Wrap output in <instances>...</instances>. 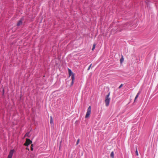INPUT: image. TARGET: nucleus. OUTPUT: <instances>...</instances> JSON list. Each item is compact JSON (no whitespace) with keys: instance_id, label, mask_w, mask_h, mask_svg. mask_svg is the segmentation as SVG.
<instances>
[{"instance_id":"4be33fe9","label":"nucleus","mask_w":158,"mask_h":158,"mask_svg":"<svg viewBox=\"0 0 158 158\" xmlns=\"http://www.w3.org/2000/svg\"><path fill=\"white\" fill-rule=\"evenodd\" d=\"M139 94H140V93H139V92H138V93L137 94H136V95L137 96H138H138H139Z\"/></svg>"},{"instance_id":"39448f33","label":"nucleus","mask_w":158,"mask_h":158,"mask_svg":"<svg viewBox=\"0 0 158 158\" xmlns=\"http://www.w3.org/2000/svg\"><path fill=\"white\" fill-rule=\"evenodd\" d=\"M68 70L69 74V76H72L73 74H74V73L72 72V70L70 69H68Z\"/></svg>"},{"instance_id":"1a4fd4ad","label":"nucleus","mask_w":158,"mask_h":158,"mask_svg":"<svg viewBox=\"0 0 158 158\" xmlns=\"http://www.w3.org/2000/svg\"><path fill=\"white\" fill-rule=\"evenodd\" d=\"M30 133V131L27 132L25 135L24 137H25L26 136H27L29 137L30 136L29 135V134Z\"/></svg>"},{"instance_id":"7ed1b4c3","label":"nucleus","mask_w":158,"mask_h":158,"mask_svg":"<svg viewBox=\"0 0 158 158\" xmlns=\"http://www.w3.org/2000/svg\"><path fill=\"white\" fill-rule=\"evenodd\" d=\"M15 152V150L14 149H11L10 150L7 158H12L13 155Z\"/></svg>"},{"instance_id":"4468645a","label":"nucleus","mask_w":158,"mask_h":158,"mask_svg":"<svg viewBox=\"0 0 158 158\" xmlns=\"http://www.w3.org/2000/svg\"><path fill=\"white\" fill-rule=\"evenodd\" d=\"M123 58L122 57V58H121L120 60V62L122 63L123 61Z\"/></svg>"},{"instance_id":"ddd939ff","label":"nucleus","mask_w":158,"mask_h":158,"mask_svg":"<svg viewBox=\"0 0 158 158\" xmlns=\"http://www.w3.org/2000/svg\"><path fill=\"white\" fill-rule=\"evenodd\" d=\"M136 155V156L138 155V153L137 151V148L136 147V151H135Z\"/></svg>"},{"instance_id":"f257e3e1","label":"nucleus","mask_w":158,"mask_h":158,"mask_svg":"<svg viewBox=\"0 0 158 158\" xmlns=\"http://www.w3.org/2000/svg\"><path fill=\"white\" fill-rule=\"evenodd\" d=\"M110 94V92H109L108 94L105 97V102L106 103V106H109L110 102V98L109 97Z\"/></svg>"},{"instance_id":"6e6552de","label":"nucleus","mask_w":158,"mask_h":158,"mask_svg":"<svg viewBox=\"0 0 158 158\" xmlns=\"http://www.w3.org/2000/svg\"><path fill=\"white\" fill-rule=\"evenodd\" d=\"M114 152L113 151L112 152H111L110 155L111 157L112 158H114Z\"/></svg>"},{"instance_id":"412c9836","label":"nucleus","mask_w":158,"mask_h":158,"mask_svg":"<svg viewBox=\"0 0 158 158\" xmlns=\"http://www.w3.org/2000/svg\"><path fill=\"white\" fill-rule=\"evenodd\" d=\"M139 94H140V93H139V92H138V93L137 94H136V95L137 96H138H138H139Z\"/></svg>"},{"instance_id":"a211bd4d","label":"nucleus","mask_w":158,"mask_h":158,"mask_svg":"<svg viewBox=\"0 0 158 158\" xmlns=\"http://www.w3.org/2000/svg\"><path fill=\"white\" fill-rule=\"evenodd\" d=\"M32 146H33V145L32 144L31 145V150H32V151H33V148L32 147Z\"/></svg>"},{"instance_id":"f03ea898","label":"nucleus","mask_w":158,"mask_h":158,"mask_svg":"<svg viewBox=\"0 0 158 158\" xmlns=\"http://www.w3.org/2000/svg\"><path fill=\"white\" fill-rule=\"evenodd\" d=\"M91 107L90 106H89L88 108L86 114L85 116V118H88L89 116L91 113Z\"/></svg>"},{"instance_id":"2eb2a0df","label":"nucleus","mask_w":158,"mask_h":158,"mask_svg":"<svg viewBox=\"0 0 158 158\" xmlns=\"http://www.w3.org/2000/svg\"><path fill=\"white\" fill-rule=\"evenodd\" d=\"M91 66H92V64H91L89 65V67H88V69H87V70H89V69H90V68H91Z\"/></svg>"},{"instance_id":"0eeeda50","label":"nucleus","mask_w":158,"mask_h":158,"mask_svg":"<svg viewBox=\"0 0 158 158\" xmlns=\"http://www.w3.org/2000/svg\"><path fill=\"white\" fill-rule=\"evenodd\" d=\"M50 123L51 124H53V122L52 119V116H50Z\"/></svg>"},{"instance_id":"dca6fc26","label":"nucleus","mask_w":158,"mask_h":158,"mask_svg":"<svg viewBox=\"0 0 158 158\" xmlns=\"http://www.w3.org/2000/svg\"><path fill=\"white\" fill-rule=\"evenodd\" d=\"M123 86V84H121L119 86V87H118V89H120V88H121Z\"/></svg>"},{"instance_id":"9d476101","label":"nucleus","mask_w":158,"mask_h":158,"mask_svg":"<svg viewBox=\"0 0 158 158\" xmlns=\"http://www.w3.org/2000/svg\"><path fill=\"white\" fill-rule=\"evenodd\" d=\"M71 78L72 81H74L75 79L74 74H73L72 76H71Z\"/></svg>"},{"instance_id":"5701e85b","label":"nucleus","mask_w":158,"mask_h":158,"mask_svg":"<svg viewBox=\"0 0 158 158\" xmlns=\"http://www.w3.org/2000/svg\"><path fill=\"white\" fill-rule=\"evenodd\" d=\"M4 89H3V91H2L3 94H4Z\"/></svg>"},{"instance_id":"423d86ee","label":"nucleus","mask_w":158,"mask_h":158,"mask_svg":"<svg viewBox=\"0 0 158 158\" xmlns=\"http://www.w3.org/2000/svg\"><path fill=\"white\" fill-rule=\"evenodd\" d=\"M26 143L28 144V145H29L32 143V141L29 139H27Z\"/></svg>"},{"instance_id":"6ab92c4d","label":"nucleus","mask_w":158,"mask_h":158,"mask_svg":"<svg viewBox=\"0 0 158 158\" xmlns=\"http://www.w3.org/2000/svg\"><path fill=\"white\" fill-rule=\"evenodd\" d=\"M74 81H72V82L71 83V85H73V84L74 83Z\"/></svg>"},{"instance_id":"f3484780","label":"nucleus","mask_w":158,"mask_h":158,"mask_svg":"<svg viewBox=\"0 0 158 158\" xmlns=\"http://www.w3.org/2000/svg\"><path fill=\"white\" fill-rule=\"evenodd\" d=\"M79 139H78L77 142L76 144L77 145L79 143Z\"/></svg>"},{"instance_id":"9b49d317","label":"nucleus","mask_w":158,"mask_h":158,"mask_svg":"<svg viewBox=\"0 0 158 158\" xmlns=\"http://www.w3.org/2000/svg\"><path fill=\"white\" fill-rule=\"evenodd\" d=\"M95 46H96L95 44H93V48H92V51H93L94 49L95 48Z\"/></svg>"},{"instance_id":"aec40b11","label":"nucleus","mask_w":158,"mask_h":158,"mask_svg":"<svg viewBox=\"0 0 158 158\" xmlns=\"http://www.w3.org/2000/svg\"><path fill=\"white\" fill-rule=\"evenodd\" d=\"M138 97V96H137L136 95L135 97V101L136 100V99Z\"/></svg>"},{"instance_id":"f8f14e48","label":"nucleus","mask_w":158,"mask_h":158,"mask_svg":"<svg viewBox=\"0 0 158 158\" xmlns=\"http://www.w3.org/2000/svg\"><path fill=\"white\" fill-rule=\"evenodd\" d=\"M149 0H146L145 1V3L147 4V5L148 6V4H149Z\"/></svg>"},{"instance_id":"20e7f679","label":"nucleus","mask_w":158,"mask_h":158,"mask_svg":"<svg viewBox=\"0 0 158 158\" xmlns=\"http://www.w3.org/2000/svg\"><path fill=\"white\" fill-rule=\"evenodd\" d=\"M22 23H23V22H22V19H21L17 23V25L18 26H19L20 25L22 24Z\"/></svg>"}]
</instances>
